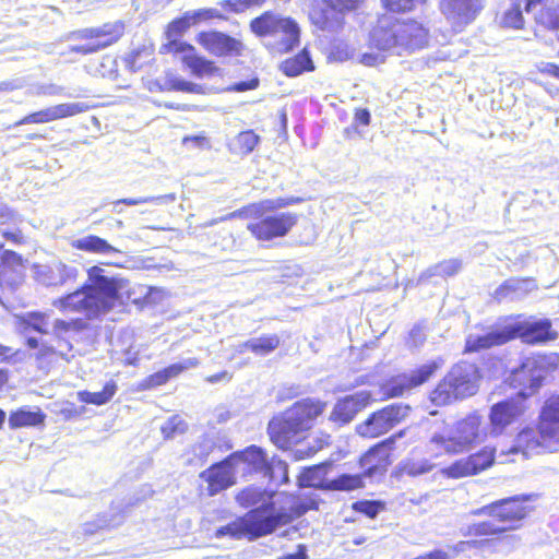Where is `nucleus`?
<instances>
[{
	"label": "nucleus",
	"mask_w": 559,
	"mask_h": 559,
	"mask_svg": "<svg viewBox=\"0 0 559 559\" xmlns=\"http://www.w3.org/2000/svg\"><path fill=\"white\" fill-rule=\"evenodd\" d=\"M559 356L556 353L524 357L519 365L504 367L503 372H509L506 381L511 388L519 390L518 396L526 401L538 391L547 371L557 366Z\"/></svg>",
	"instance_id": "nucleus-8"
},
{
	"label": "nucleus",
	"mask_w": 559,
	"mask_h": 559,
	"mask_svg": "<svg viewBox=\"0 0 559 559\" xmlns=\"http://www.w3.org/2000/svg\"><path fill=\"white\" fill-rule=\"evenodd\" d=\"M372 400L369 391L362 390L337 400L329 419L338 426L349 424Z\"/></svg>",
	"instance_id": "nucleus-23"
},
{
	"label": "nucleus",
	"mask_w": 559,
	"mask_h": 559,
	"mask_svg": "<svg viewBox=\"0 0 559 559\" xmlns=\"http://www.w3.org/2000/svg\"><path fill=\"white\" fill-rule=\"evenodd\" d=\"M280 70L288 78H295L304 72H310L314 70L313 62L310 53L307 49L300 50L298 53L286 58L280 64Z\"/></svg>",
	"instance_id": "nucleus-31"
},
{
	"label": "nucleus",
	"mask_w": 559,
	"mask_h": 559,
	"mask_svg": "<svg viewBox=\"0 0 559 559\" xmlns=\"http://www.w3.org/2000/svg\"><path fill=\"white\" fill-rule=\"evenodd\" d=\"M166 52L174 56L180 55L181 62L186 66L188 57H193L197 53L195 47L189 43L181 40H170L164 46Z\"/></svg>",
	"instance_id": "nucleus-46"
},
{
	"label": "nucleus",
	"mask_w": 559,
	"mask_h": 559,
	"mask_svg": "<svg viewBox=\"0 0 559 559\" xmlns=\"http://www.w3.org/2000/svg\"><path fill=\"white\" fill-rule=\"evenodd\" d=\"M534 497L535 495H516L500 499L475 510L473 513L497 519L506 527V531L516 530L528 513V509L523 503L533 500Z\"/></svg>",
	"instance_id": "nucleus-12"
},
{
	"label": "nucleus",
	"mask_w": 559,
	"mask_h": 559,
	"mask_svg": "<svg viewBox=\"0 0 559 559\" xmlns=\"http://www.w3.org/2000/svg\"><path fill=\"white\" fill-rule=\"evenodd\" d=\"M217 354H219V355L214 357V359L219 358V359L228 360L229 368L233 370L240 368L242 366V361L238 357H236L235 354H231L230 352H217Z\"/></svg>",
	"instance_id": "nucleus-62"
},
{
	"label": "nucleus",
	"mask_w": 559,
	"mask_h": 559,
	"mask_svg": "<svg viewBox=\"0 0 559 559\" xmlns=\"http://www.w3.org/2000/svg\"><path fill=\"white\" fill-rule=\"evenodd\" d=\"M364 487V478L359 474H341L325 481V490L352 491Z\"/></svg>",
	"instance_id": "nucleus-39"
},
{
	"label": "nucleus",
	"mask_w": 559,
	"mask_h": 559,
	"mask_svg": "<svg viewBox=\"0 0 559 559\" xmlns=\"http://www.w3.org/2000/svg\"><path fill=\"white\" fill-rule=\"evenodd\" d=\"M265 491L258 486H248L236 495V501L242 508L255 506L264 500Z\"/></svg>",
	"instance_id": "nucleus-44"
},
{
	"label": "nucleus",
	"mask_w": 559,
	"mask_h": 559,
	"mask_svg": "<svg viewBox=\"0 0 559 559\" xmlns=\"http://www.w3.org/2000/svg\"><path fill=\"white\" fill-rule=\"evenodd\" d=\"M501 28L521 31L525 27V17L521 5L514 0L498 17Z\"/></svg>",
	"instance_id": "nucleus-35"
},
{
	"label": "nucleus",
	"mask_w": 559,
	"mask_h": 559,
	"mask_svg": "<svg viewBox=\"0 0 559 559\" xmlns=\"http://www.w3.org/2000/svg\"><path fill=\"white\" fill-rule=\"evenodd\" d=\"M195 40L207 53L217 58L239 57L245 50L240 39L216 29L198 33Z\"/></svg>",
	"instance_id": "nucleus-19"
},
{
	"label": "nucleus",
	"mask_w": 559,
	"mask_h": 559,
	"mask_svg": "<svg viewBox=\"0 0 559 559\" xmlns=\"http://www.w3.org/2000/svg\"><path fill=\"white\" fill-rule=\"evenodd\" d=\"M409 412V405L392 403L371 413L366 420L356 426V432L364 438L380 437L402 423Z\"/></svg>",
	"instance_id": "nucleus-13"
},
{
	"label": "nucleus",
	"mask_w": 559,
	"mask_h": 559,
	"mask_svg": "<svg viewBox=\"0 0 559 559\" xmlns=\"http://www.w3.org/2000/svg\"><path fill=\"white\" fill-rule=\"evenodd\" d=\"M71 247L75 250L95 254H110L118 252V250L106 239L96 235H87L85 237L74 239L71 241Z\"/></svg>",
	"instance_id": "nucleus-32"
},
{
	"label": "nucleus",
	"mask_w": 559,
	"mask_h": 559,
	"mask_svg": "<svg viewBox=\"0 0 559 559\" xmlns=\"http://www.w3.org/2000/svg\"><path fill=\"white\" fill-rule=\"evenodd\" d=\"M407 429H402L371 447L359 460L364 476H382L391 464L390 452L397 440L406 436Z\"/></svg>",
	"instance_id": "nucleus-17"
},
{
	"label": "nucleus",
	"mask_w": 559,
	"mask_h": 559,
	"mask_svg": "<svg viewBox=\"0 0 559 559\" xmlns=\"http://www.w3.org/2000/svg\"><path fill=\"white\" fill-rule=\"evenodd\" d=\"M520 318L521 314L506 318V321L512 322L479 336L476 340V347L485 349L501 346L515 338L527 345H544L558 338V333L549 319L521 321Z\"/></svg>",
	"instance_id": "nucleus-6"
},
{
	"label": "nucleus",
	"mask_w": 559,
	"mask_h": 559,
	"mask_svg": "<svg viewBox=\"0 0 559 559\" xmlns=\"http://www.w3.org/2000/svg\"><path fill=\"white\" fill-rule=\"evenodd\" d=\"M495 448L484 447L478 452L453 462L444 469V474L451 478L477 475L492 466L495 463Z\"/></svg>",
	"instance_id": "nucleus-20"
},
{
	"label": "nucleus",
	"mask_w": 559,
	"mask_h": 559,
	"mask_svg": "<svg viewBox=\"0 0 559 559\" xmlns=\"http://www.w3.org/2000/svg\"><path fill=\"white\" fill-rule=\"evenodd\" d=\"M213 448L214 443L210 439H204L203 441L194 445L193 454L203 463L206 461Z\"/></svg>",
	"instance_id": "nucleus-57"
},
{
	"label": "nucleus",
	"mask_w": 559,
	"mask_h": 559,
	"mask_svg": "<svg viewBox=\"0 0 559 559\" xmlns=\"http://www.w3.org/2000/svg\"><path fill=\"white\" fill-rule=\"evenodd\" d=\"M525 408V400L518 395L493 404L489 414L492 433L500 435L507 426L523 415Z\"/></svg>",
	"instance_id": "nucleus-22"
},
{
	"label": "nucleus",
	"mask_w": 559,
	"mask_h": 559,
	"mask_svg": "<svg viewBox=\"0 0 559 559\" xmlns=\"http://www.w3.org/2000/svg\"><path fill=\"white\" fill-rule=\"evenodd\" d=\"M192 26L211 20H223L224 16L216 9L203 8L194 11H187Z\"/></svg>",
	"instance_id": "nucleus-49"
},
{
	"label": "nucleus",
	"mask_w": 559,
	"mask_h": 559,
	"mask_svg": "<svg viewBox=\"0 0 559 559\" xmlns=\"http://www.w3.org/2000/svg\"><path fill=\"white\" fill-rule=\"evenodd\" d=\"M27 260L0 241V290L14 292L26 278Z\"/></svg>",
	"instance_id": "nucleus-18"
},
{
	"label": "nucleus",
	"mask_w": 559,
	"mask_h": 559,
	"mask_svg": "<svg viewBox=\"0 0 559 559\" xmlns=\"http://www.w3.org/2000/svg\"><path fill=\"white\" fill-rule=\"evenodd\" d=\"M47 316L40 312L29 313L20 332L24 345L31 349L37 348L39 345L43 349H51L47 342L43 338L48 335Z\"/></svg>",
	"instance_id": "nucleus-25"
},
{
	"label": "nucleus",
	"mask_w": 559,
	"mask_h": 559,
	"mask_svg": "<svg viewBox=\"0 0 559 559\" xmlns=\"http://www.w3.org/2000/svg\"><path fill=\"white\" fill-rule=\"evenodd\" d=\"M479 370L474 364L459 362L447 373L431 392L430 400L437 406L469 397L478 391Z\"/></svg>",
	"instance_id": "nucleus-9"
},
{
	"label": "nucleus",
	"mask_w": 559,
	"mask_h": 559,
	"mask_svg": "<svg viewBox=\"0 0 559 559\" xmlns=\"http://www.w3.org/2000/svg\"><path fill=\"white\" fill-rule=\"evenodd\" d=\"M258 85H259V79L253 78L248 81H241V82L235 83L233 86L229 87V91L245 92V91H249V90H254L258 87Z\"/></svg>",
	"instance_id": "nucleus-61"
},
{
	"label": "nucleus",
	"mask_w": 559,
	"mask_h": 559,
	"mask_svg": "<svg viewBox=\"0 0 559 559\" xmlns=\"http://www.w3.org/2000/svg\"><path fill=\"white\" fill-rule=\"evenodd\" d=\"M186 67L190 70L191 74L195 78H213L222 75V69L215 63L203 56L195 53L193 57H188Z\"/></svg>",
	"instance_id": "nucleus-34"
},
{
	"label": "nucleus",
	"mask_w": 559,
	"mask_h": 559,
	"mask_svg": "<svg viewBox=\"0 0 559 559\" xmlns=\"http://www.w3.org/2000/svg\"><path fill=\"white\" fill-rule=\"evenodd\" d=\"M325 404L319 401L305 399L295 403L280 416L273 417L267 426L271 441L282 450L290 448L296 442L293 454L296 460L311 457L318 451L329 444L330 436L324 438L308 437L306 442L299 443L297 436L308 430L314 418L322 414Z\"/></svg>",
	"instance_id": "nucleus-2"
},
{
	"label": "nucleus",
	"mask_w": 559,
	"mask_h": 559,
	"mask_svg": "<svg viewBox=\"0 0 559 559\" xmlns=\"http://www.w3.org/2000/svg\"><path fill=\"white\" fill-rule=\"evenodd\" d=\"M262 477L269 479L276 487L287 484L289 480L287 463L274 455L270 459L265 471L262 473Z\"/></svg>",
	"instance_id": "nucleus-36"
},
{
	"label": "nucleus",
	"mask_w": 559,
	"mask_h": 559,
	"mask_svg": "<svg viewBox=\"0 0 559 559\" xmlns=\"http://www.w3.org/2000/svg\"><path fill=\"white\" fill-rule=\"evenodd\" d=\"M151 53L146 48H139L132 50L124 59L126 68L132 72H136L143 67L141 61L143 56H150Z\"/></svg>",
	"instance_id": "nucleus-53"
},
{
	"label": "nucleus",
	"mask_w": 559,
	"mask_h": 559,
	"mask_svg": "<svg viewBox=\"0 0 559 559\" xmlns=\"http://www.w3.org/2000/svg\"><path fill=\"white\" fill-rule=\"evenodd\" d=\"M166 88L168 91H175V92H186V93H198L200 91L199 85L182 80V79H169L166 81Z\"/></svg>",
	"instance_id": "nucleus-54"
},
{
	"label": "nucleus",
	"mask_w": 559,
	"mask_h": 559,
	"mask_svg": "<svg viewBox=\"0 0 559 559\" xmlns=\"http://www.w3.org/2000/svg\"><path fill=\"white\" fill-rule=\"evenodd\" d=\"M559 450V395L548 397L540 411L537 428H525L519 432L511 452H521L525 457Z\"/></svg>",
	"instance_id": "nucleus-4"
},
{
	"label": "nucleus",
	"mask_w": 559,
	"mask_h": 559,
	"mask_svg": "<svg viewBox=\"0 0 559 559\" xmlns=\"http://www.w3.org/2000/svg\"><path fill=\"white\" fill-rule=\"evenodd\" d=\"M94 31V27H84L78 31H74L70 34V38L79 41L78 44L70 45L66 51L61 55H78V56H88L94 55L100 51L99 48H95L97 45V38H87L88 32Z\"/></svg>",
	"instance_id": "nucleus-30"
},
{
	"label": "nucleus",
	"mask_w": 559,
	"mask_h": 559,
	"mask_svg": "<svg viewBox=\"0 0 559 559\" xmlns=\"http://www.w3.org/2000/svg\"><path fill=\"white\" fill-rule=\"evenodd\" d=\"M302 200L296 197L277 198L249 203L230 213L231 218H248L247 230L258 242H271L286 237L297 225L299 216L293 212L267 213L276 209L298 204Z\"/></svg>",
	"instance_id": "nucleus-3"
},
{
	"label": "nucleus",
	"mask_w": 559,
	"mask_h": 559,
	"mask_svg": "<svg viewBox=\"0 0 559 559\" xmlns=\"http://www.w3.org/2000/svg\"><path fill=\"white\" fill-rule=\"evenodd\" d=\"M506 527H503L497 519L489 520V521H483L479 523L472 524L467 527L465 532L462 534L464 536H485V535H497L504 533Z\"/></svg>",
	"instance_id": "nucleus-42"
},
{
	"label": "nucleus",
	"mask_w": 559,
	"mask_h": 559,
	"mask_svg": "<svg viewBox=\"0 0 559 559\" xmlns=\"http://www.w3.org/2000/svg\"><path fill=\"white\" fill-rule=\"evenodd\" d=\"M280 345V338L277 335H265L261 336L257 343L251 345L252 349H275Z\"/></svg>",
	"instance_id": "nucleus-56"
},
{
	"label": "nucleus",
	"mask_w": 559,
	"mask_h": 559,
	"mask_svg": "<svg viewBox=\"0 0 559 559\" xmlns=\"http://www.w3.org/2000/svg\"><path fill=\"white\" fill-rule=\"evenodd\" d=\"M354 126L368 127L371 123V114L368 108L357 107L354 109Z\"/></svg>",
	"instance_id": "nucleus-58"
},
{
	"label": "nucleus",
	"mask_w": 559,
	"mask_h": 559,
	"mask_svg": "<svg viewBox=\"0 0 559 559\" xmlns=\"http://www.w3.org/2000/svg\"><path fill=\"white\" fill-rule=\"evenodd\" d=\"M385 509L384 502L380 500H359L353 503V510L370 519H376Z\"/></svg>",
	"instance_id": "nucleus-48"
},
{
	"label": "nucleus",
	"mask_w": 559,
	"mask_h": 559,
	"mask_svg": "<svg viewBox=\"0 0 559 559\" xmlns=\"http://www.w3.org/2000/svg\"><path fill=\"white\" fill-rule=\"evenodd\" d=\"M428 0H381L385 11L396 14L412 12L418 4H426Z\"/></svg>",
	"instance_id": "nucleus-45"
},
{
	"label": "nucleus",
	"mask_w": 559,
	"mask_h": 559,
	"mask_svg": "<svg viewBox=\"0 0 559 559\" xmlns=\"http://www.w3.org/2000/svg\"><path fill=\"white\" fill-rule=\"evenodd\" d=\"M187 428V423L179 415H174L162 425L160 430L165 439H174L185 433Z\"/></svg>",
	"instance_id": "nucleus-47"
},
{
	"label": "nucleus",
	"mask_w": 559,
	"mask_h": 559,
	"mask_svg": "<svg viewBox=\"0 0 559 559\" xmlns=\"http://www.w3.org/2000/svg\"><path fill=\"white\" fill-rule=\"evenodd\" d=\"M488 543V539L460 540L459 543L449 546V549H451L455 555H459L472 548H484Z\"/></svg>",
	"instance_id": "nucleus-55"
},
{
	"label": "nucleus",
	"mask_w": 559,
	"mask_h": 559,
	"mask_svg": "<svg viewBox=\"0 0 559 559\" xmlns=\"http://www.w3.org/2000/svg\"><path fill=\"white\" fill-rule=\"evenodd\" d=\"M260 141V136L253 130L239 132L230 143V150L238 155L251 153Z\"/></svg>",
	"instance_id": "nucleus-40"
},
{
	"label": "nucleus",
	"mask_w": 559,
	"mask_h": 559,
	"mask_svg": "<svg viewBox=\"0 0 559 559\" xmlns=\"http://www.w3.org/2000/svg\"><path fill=\"white\" fill-rule=\"evenodd\" d=\"M199 477L207 483V495L213 497L236 483L235 465L229 456L202 471Z\"/></svg>",
	"instance_id": "nucleus-21"
},
{
	"label": "nucleus",
	"mask_w": 559,
	"mask_h": 559,
	"mask_svg": "<svg viewBox=\"0 0 559 559\" xmlns=\"http://www.w3.org/2000/svg\"><path fill=\"white\" fill-rule=\"evenodd\" d=\"M192 26L191 21L185 12L179 17L174 19L171 22L168 23L166 27V34L167 37H177L187 32Z\"/></svg>",
	"instance_id": "nucleus-51"
},
{
	"label": "nucleus",
	"mask_w": 559,
	"mask_h": 559,
	"mask_svg": "<svg viewBox=\"0 0 559 559\" xmlns=\"http://www.w3.org/2000/svg\"><path fill=\"white\" fill-rule=\"evenodd\" d=\"M198 365L195 358H188L182 361H178L169 365L168 367L146 377L138 383L139 391L151 390L160 386L168 382L170 379L179 376L182 371L188 370Z\"/></svg>",
	"instance_id": "nucleus-27"
},
{
	"label": "nucleus",
	"mask_w": 559,
	"mask_h": 559,
	"mask_svg": "<svg viewBox=\"0 0 559 559\" xmlns=\"http://www.w3.org/2000/svg\"><path fill=\"white\" fill-rule=\"evenodd\" d=\"M426 333L420 325H415L408 334V344L411 346H421L425 343Z\"/></svg>",
	"instance_id": "nucleus-60"
},
{
	"label": "nucleus",
	"mask_w": 559,
	"mask_h": 559,
	"mask_svg": "<svg viewBox=\"0 0 559 559\" xmlns=\"http://www.w3.org/2000/svg\"><path fill=\"white\" fill-rule=\"evenodd\" d=\"M535 22L546 29H559V3L542 8L535 15Z\"/></svg>",
	"instance_id": "nucleus-43"
},
{
	"label": "nucleus",
	"mask_w": 559,
	"mask_h": 559,
	"mask_svg": "<svg viewBox=\"0 0 559 559\" xmlns=\"http://www.w3.org/2000/svg\"><path fill=\"white\" fill-rule=\"evenodd\" d=\"M289 520L290 516L285 511L277 510L273 502H262L261 506L251 509L245 515L217 527L214 536L231 539L246 538L249 542H254L274 533Z\"/></svg>",
	"instance_id": "nucleus-5"
},
{
	"label": "nucleus",
	"mask_w": 559,
	"mask_h": 559,
	"mask_svg": "<svg viewBox=\"0 0 559 559\" xmlns=\"http://www.w3.org/2000/svg\"><path fill=\"white\" fill-rule=\"evenodd\" d=\"M118 385L116 381L110 380L105 383L99 392L80 391L78 393L79 400L86 404L104 405L107 404L116 394Z\"/></svg>",
	"instance_id": "nucleus-37"
},
{
	"label": "nucleus",
	"mask_w": 559,
	"mask_h": 559,
	"mask_svg": "<svg viewBox=\"0 0 559 559\" xmlns=\"http://www.w3.org/2000/svg\"><path fill=\"white\" fill-rule=\"evenodd\" d=\"M87 281L76 290L61 296L53 306L61 311L82 312L87 318H97L122 305L121 292L127 281L108 276L98 265L87 269Z\"/></svg>",
	"instance_id": "nucleus-1"
},
{
	"label": "nucleus",
	"mask_w": 559,
	"mask_h": 559,
	"mask_svg": "<svg viewBox=\"0 0 559 559\" xmlns=\"http://www.w3.org/2000/svg\"><path fill=\"white\" fill-rule=\"evenodd\" d=\"M85 110V107L80 104H59L48 107L38 111L31 112L21 118L15 124H40L48 123L55 120L72 117Z\"/></svg>",
	"instance_id": "nucleus-24"
},
{
	"label": "nucleus",
	"mask_w": 559,
	"mask_h": 559,
	"mask_svg": "<svg viewBox=\"0 0 559 559\" xmlns=\"http://www.w3.org/2000/svg\"><path fill=\"white\" fill-rule=\"evenodd\" d=\"M366 0H312L308 8L310 23L320 31L342 27L344 15L358 10Z\"/></svg>",
	"instance_id": "nucleus-11"
},
{
	"label": "nucleus",
	"mask_w": 559,
	"mask_h": 559,
	"mask_svg": "<svg viewBox=\"0 0 559 559\" xmlns=\"http://www.w3.org/2000/svg\"><path fill=\"white\" fill-rule=\"evenodd\" d=\"M435 468V464L427 459L418 461H408L403 466V472L408 476H419L431 472Z\"/></svg>",
	"instance_id": "nucleus-50"
},
{
	"label": "nucleus",
	"mask_w": 559,
	"mask_h": 559,
	"mask_svg": "<svg viewBox=\"0 0 559 559\" xmlns=\"http://www.w3.org/2000/svg\"><path fill=\"white\" fill-rule=\"evenodd\" d=\"M0 234L5 241L16 247L25 246L28 242L27 236L20 227L0 228Z\"/></svg>",
	"instance_id": "nucleus-52"
},
{
	"label": "nucleus",
	"mask_w": 559,
	"mask_h": 559,
	"mask_svg": "<svg viewBox=\"0 0 559 559\" xmlns=\"http://www.w3.org/2000/svg\"><path fill=\"white\" fill-rule=\"evenodd\" d=\"M249 27L257 37L269 38L267 48L275 53H287L299 44L300 31L296 21L271 10L252 19Z\"/></svg>",
	"instance_id": "nucleus-7"
},
{
	"label": "nucleus",
	"mask_w": 559,
	"mask_h": 559,
	"mask_svg": "<svg viewBox=\"0 0 559 559\" xmlns=\"http://www.w3.org/2000/svg\"><path fill=\"white\" fill-rule=\"evenodd\" d=\"M123 516L119 513L98 514L95 520L82 524L81 527L74 533V537L76 538V540H82L85 537L93 536L94 534L102 530L120 525Z\"/></svg>",
	"instance_id": "nucleus-29"
},
{
	"label": "nucleus",
	"mask_w": 559,
	"mask_h": 559,
	"mask_svg": "<svg viewBox=\"0 0 559 559\" xmlns=\"http://www.w3.org/2000/svg\"><path fill=\"white\" fill-rule=\"evenodd\" d=\"M15 218V213L8 205L0 202V226L10 224Z\"/></svg>",
	"instance_id": "nucleus-64"
},
{
	"label": "nucleus",
	"mask_w": 559,
	"mask_h": 559,
	"mask_svg": "<svg viewBox=\"0 0 559 559\" xmlns=\"http://www.w3.org/2000/svg\"><path fill=\"white\" fill-rule=\"evenodd\" d=\"M84 326L85 323L80 319L71 321L57 320L53 323L52 332L48 335L53 340H68L73 334L80 332Z\"/></svg>",
	"instance_id": "nucleus-41"
},
{
	"label": "nucleus",
	"mask_w": 559,
	"mask_h": 559,
	"mask_svg": "<svg viewBox=\"0 0 559 559\" xmlns=\"http://www.w3.org/2000/svg\"><path fill=\"white\" fill-rule=\"evenodd\" d=\"M537 72L547 78H554L559 81V63L542 62L537 67Z\"/></svg>",
	"instance_id": "nucleus-59"
},
{
	"label": "nucleus",
	"mask_w": 559,
	"mask_h": 559,
	"mask_svg": "<svg viewBox=\"0 0 559 559\" xmlns=\"http://www.w3.org/2000/svg\"><path fill=\"white\" fill-rule=\"evenodd\" d=\"M87 38H97L95 48L100 51L117 45L126 35L127 25L123 20L105 22L99 26H93Z\"/></svg>",
	"instance_id": "nucleus-26"
},
{
	"label": "nucleus",
	"mask_w": 559,
	"mask_h": 559,
	"mask_svg": "<svg viewBox=\"0 0 559 559\" xmlns=\"http://www.w3.org/2000/svg\"><path fill=\"white\" fill-rule=\"evenodd\" d=\"M481 416L472 413L464 419L456 421L450 432H435L430 438V443L437 450H443L448 453H457L467 445L479 442L486 436L480 429Z\"/></svg>",
	"instance_id": "nucleus-10"
},
{
	"label": "nucleus",
	"mask_w": 559,
	"mask_h": 559,
	"mask_svg": "<svg viewBox=\"0 0 559 559\" xmlns=\"http://www.w3.org/2000/svg\"><path fill=\"white\" fill-rule=\"evenodd\" d=\"M439 367L440 364L437 360H431L413 370L391 377L382 384V393L389 399L402 396L405 392L427 382Z\"/></svg>",
	"instance_id": "nucleus-15"
},
{
	"label": "nucleus",
	"mask_w": 559,
	"mask_h": 559,
	"mask_svg": "<svg viewBox=\"0 0 559 559\" xmlns=\"http://www.w3.org/2000/svg\"><path fill=\"white\" fill-rule=\"evenodd\" d=\"M326 471V464L306 467L299 476V485L301 487H313L325 490V481H328V479L324 478V475Z\"/></svg>",
	"instance_id": "nucleus-38"
},
{
	"label": "nucleus",
	"mask_w": 559,
	"mask_h": 559,
	"mask_svg": "<svg viewBox=\"0 0 559 559\" xmlns=\"http://www.w3.org/2000/svg\"><path fill=\"white\" fill-rule=\"evenodd\" d=\"M46 415L39 409L21 407L10 414L9 426L12 429L35 427L44 423Z\"/></svg>",
	"instance_id": "nucleus-33"
},
{
	"label": "nucleus",
	"mask_w": 559,
	"mask_h": 559,
	"mask_svg": "<svg viewBox=\"0 0 559 559\" xmlns=\"http://www.w3.org/2000/svg\"><path fill=\"white\" fill-rule=\"evenodd\" d=\"M308 549L304 544H299L297 546V550L295 552L285 554L278 556L276 559H308Z\"/></svg>",
	"instance_id": "nucleus-63"
},
{
	"label": "nucleus",
	"mask_w": 559,
	"mask_h": 559,
	"mask_svg": "<svg viewBox=\"0 0 559 559\" xmlns=\"http://www.w3.org/2000/svg\"><path fill=\"white\" fill-rule=\"evenodd\" d=\"M486 0H439L438 9L454 32H462L483 13Z\"/></svg>",
	"instance_id": "nucleus-14"
},
{
	"label": "nucleus",
	"mask_w": 559,
	"mask_h": 559,
	"mask_svg": "<svg viewBox=\"0 0 559 559\" xmlns=\"http://www.w3.org/2000/svg\"><path fill=\"white\" fill-rule=\"evenodd\" d=\"M428 28L416 20L397 22L394 29L384 38L383 48L420 49L428 44Z\"/></svg>",
	"instance_id": "nucleus-16"
},
{
	"label": "nucleus",
	"mask_w": 559,
	"mask_h": 559,
	"mask_svg": "<svg viewBox=\"0 0 559 559\" xmlns=\"http://www.w3.org/2000/svg\"><path fill=\"white\" fill-rule=\"evenodd\" d=\"M234 465L242 462L248 464L255 473L261 474L265 471L270 461L266 452L258 445H249L241 451H236L229 455Z\"/></svg>",
	"instance_id": "nucleus-28"
}]
</instances>
